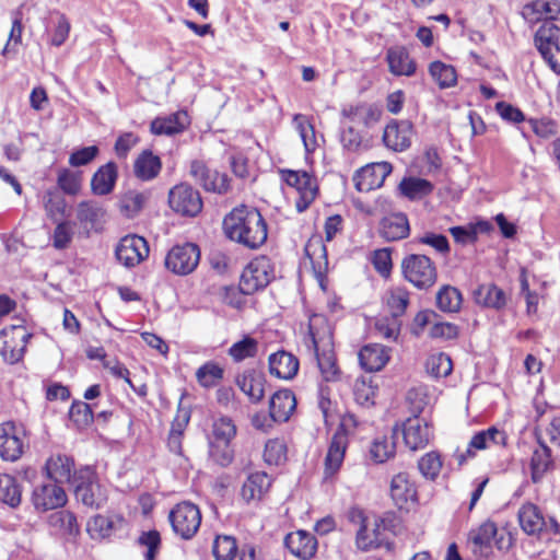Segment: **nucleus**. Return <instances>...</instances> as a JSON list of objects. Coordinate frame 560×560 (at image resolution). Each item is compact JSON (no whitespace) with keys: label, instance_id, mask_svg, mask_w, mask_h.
Returning <instances> with one entry per match:
<instances>
[{"label":"nucleus","instance_id":"nucleus-36","mask_svg":"<svg viewBox=\"0 0 560 560\" xmlns=\"http://www.w3.org/2000/svg\"><path fill=\"white\" fill-rule=\"evenodd\" d=\"M518 522L521 528L527 535H538L545 528H548L547 522L538 506L533 503H526L521 506L518 511Z\"/></svg>","mask_w":560,"mask_h":560},{"label":"nucleus","instance_id":"nucleus-33","mask_svg":"<svg viewBox=\"0 0 560 560\" xmlns=\"http://www.w3.org/2000/svg\"><path fill=\"white\" fill-rule=\"evenodd\" d=\"M388 360V349L378 343L366 345L359 351L360 365L368 372L382 370Z\"/></svg>","mask_w":560,"mask_h":560},{"label":"nucleus","instance_id":"nucleus-47","mask_svg":"<svg viewBox=\"0 0 560 560\" xmlns=\"http://www.w3.org/2000/svg\"><path fill=\"white\" fill-rule=\"evenodd\" d=\"M385 300L392 316L397 318L405 314L409 305L410 293L406 288L396 287L386 293Z\"/></svg>","mask_w":560,"mask_h":560},{"label":"nucleus","instance_id":"nucleus-40","mask_svg":"<svg viewBox=\"0 0 560 560\" xmlns=\"http://www.w3.org/2000/svg\"><path fill=\"white\" fill-rule=\"evenodd\" d=\"M271 486V480L264 471L250 474L243 483L241 494L246 502L259 501Z\"/></svg>","mask_w":560,"mask_h":560},{"label":"nucleus","instance_id":"nucleus-27","mask_svg":"<svg viewBox=\"0 0 560 560\" xmlns=\"http://www.w3.org/2000/svg\"><path fill=\"white\" fill-rule=\"evenodd\" d=\"M378 233L387 242L406 238L410 233L407 215L398 212L383 218L380 222Z\"/></svg>","mask_w":560,"mask_h":560},{"label":"nucleus","instance_id":"nucleus-29","mask_svg":"<svg viewBox=\"0 0 560 560\" xmlns=\"http://www.w3.org/2000/svg\"><path fill=\"white\" fill-rule=\"evenodd\" d=\"M386 60L389 71L394 75L411 77L416 72V62L408 50L402 46H395L387 49Z\"/></svg>","mask_w":560,"mask_h":560},{"label":"nucleus","instance_id":"nucleus-44","mask_svg":"<svg viewBox=\"0 0 560 560\" xmlns=\"http://www.w3.org/2000/svg\"><path fill=\"white\" fill-rule=\"evenodd\" d=\"M398 190L401 196L409 200H418L430 195L433 190V185L424 178L405 177L400 182Z\"/></svg>","mask_w":560,"mask_h":560},{"label":"nucleus","instance_id":"nucleus-24","mask_svg":"<svg viewBox=\"0 0 560 560\" xmlns=\"http://www.w3.org/2000/svg\"><path fill=\"white\" fill-rule=\"evenodd\" d=\"M497 525L493 522H485L478 528L469 532L468 544L472 553L477 557H488L492 551V540L497 535Z\"/></svg>","mask_w":560,"mask_h":560},{"label":"nucleus","instance_id":"nucleus-43","mask_svg":"<svg viewBox=\"0 0 560 560\" xmlns=\"http://www.w3.org/2000/svg\"><path fill=\"white\" fill-rule=\"evenodd\" d=\"M462 303L463 295L455 287L446 284L436 292L435 305L441 312L457 313L462 307Z\"/></svg>","mask_w":560,"mask_h":560},{"label":"nucleus","instance_id":"nucleus-52","mask_svg":"<svg viewBox=\"0 0 560 560\" xmlns=\"http://www.w3.org/2000/svg\"><path fill=\"white\" fill-rule=\"evenodd\" d=\"M427 372L435 377H446L452 373L453 363L451 358L445 353H438L431 355L425 363Z\"/></svg>","mask_w":560,"mask_h":560},{"label":"nucleus","instance_id":"nucleus-57","mask_svg":"<svg viewBox=\"0 0 560 560\" xmlns=\"http://www.w3.org/2000/svg\"><path fill=\"white\" fill-rule=\"evenodd\" d=\"M69 417L78 428L88 427L93 422L94 418L92 405L84 401L73 402L69 410Z\"/></svg>","mask_w":560,"mask_h":560},{"label":"nucleus","instance_id":"nucleus-59","mask_svg":"<svg viewBox=\"0 0 560 560\" xmlns=\"http://www.w3.org/2000/svg\"><path fill=\"white\" fill-rule=\"evenodd\" d=\"M418 468L423 477L431 480L435 479L442 468L440 455L435 452L424 454L418 462Z\"/></svg>","mask_w":560,"mask_h":560},{"label":"nucleus","instance_id":"nucleus-42","mask_svg":"<svg viewBox=\"0 0 560 560\" xmlns=\"http://www.w3.org/2000/svg\"><path fill=\"white\" fill-rule=\"evenodd\" d=\"M0 501L10 508H18L22 501V485L8 474H0Z\"/></svg>","mask_w":560,"mask_h":560},{"label":"nucleus","instance_id":"nucleus-53","mask_svg":"<svg viewBox=\"0 0 560 560\" xmlns=\"http://www.w3.org/2000/svg\"><path fill=\"white\" fill-rule=\"evenodd\" d=\"M258 352V342L252 337H244L235 342L230 349L229 354L234 361L241 362L248 358H254Z\"/></svg>","mask_w":560,"mask_h":560},{"label":"nucleus","instance_id":"nucleus-13","mask_svg":"<svg viewBox=\"0 0 560 560\" xmlns=\"http://www.w3.org/2000/svg\"><path fill=\"white\" fill-rule=\"evenodd\" d=\"M189 174L207 191L223 195L230 189L228 175L208 167L201 160H194L190 163Z\"/></svg>","mask_w":560,"mask_h":560},{"label":"nucleus","instance_id":"nucleus-8","mask_svg":"<svg viewBox=\"0 0 560 560\" xmlns=\"http://www.w3.org/2000/svg\"><path fill=\"white\" fill-rule=\"evenodd\" d=\"M280 174L287 185L296 189L299 198L295 201V208L299 213L304 212L317 197L316 177L306 171L281 170Z\"/></svg>","mask_w":560,"mask_h":560},{"label":"nucleus","instance_id":"nucleus-54","mask_svg":"<svg viewBox=\"0 0 560 560\" xmlns=\"http://www.w3.org/2000/svg\"><path fill=\"white\" fill-rule=\"evenodd\" d=\"M196 377L201 386L213 387L223 377V370L214 362H207L197 370Z\"/></svg>","mask_w":560,"mask_h":560},{"label":"nucleus","instance_id":"nucleus-11","mask_svg":"<svg viewBox=\"0 0 560 560\" xmlns=\"http://www.w3.org/2000/svg\"><path fill=\"white\" fill-rule=\"evenodd\" d=\"M168 205L178 214L196 217L202 210L203 202L197 189L182 183L170 190Z\"/></svg>","mask_w":560,"mask_h":560},{"label":"nucleus","instance_id":"nucleus-7","mask_svg":"<svg viewBox=\"0 0 560 560\" xmlns=\"http://www.w3.org/2000/svg\"><path fill=\"white\" fill-rule=\"evenodd\" d=\"M275 278L271 261L266 256L253 259L243 270L240 280V291L245 295L264 290Z\"/></svg>","mask_w":560,"mask_h":560},{"label":"nucleus","instance_id":"nucleus-2","mask_svg":"<svg viewBox=\"0 0 560 560\" xmlns=\"http://www.w3.org/2000/svg\"><path fill=\"white\" fill-rule=\"evenodd\" d=\"M73 492L77 501L85 506L98 510L107 500V489L101 485L94 470L90 467L80 468L73 475Z\"/></svg>","mask_w":560,"mask_h":560},{"label":"nucleus","instance_id":"nucleus-63","mask_svg":"<svg viewBox=\"0 0 560 560\" xmlns=\"http://www.w3.org/2000/svg\"><path fill=\"white\" fill-rule=\"evenodd\" d=\"M57 225L52 234V245L56 249H65L69 246L73 237L71 223L66 220L56 222Z\"/></svg>","mask_w":560,"mask_h":560},{"label":"nucleus","instance_id":"nucleus-51","mask_svg":"<svg viewBox=\"0 0 560 560\" xmlns=\"http://www.w3.org/2000/svg\"><path fill=\"white\" fill-rule=\"evenodd\" d=\"M212 434L217 443L229 445L236 435V425L229 417H220L213 421Z\"/></svg>","mask_w":560,"mask_h":560},{"label":"nucleus","instance_id":"nucleus-5","mask_svg":"<svg viewBox=\"0 0 560 560\" xmlns=\"http://www.w3.org/2000/svg\"><path fill=\"white\" fill-rule=\"evenodd\" d=\"M560 28L550 21H545L534 36V43L550 70L560 75Z\"/></svg>","mask_w":560,"mask_h":560},{"label":"nucleus","instance_id":"nucleus-19","mask_svg":"<svg viewBox=\"0 0 560 560\" xmlns=\"http://www.w3.org/2000/svg\"><path fill=\"white\" fill-rule=\"evenodd\" d=\"M402 436L407 447L411 451L424 448L432 436L429 423L416 416L408 418L402 424Z\"/></svg>","mask_w":560,"mask_h":560},{"label":"nucleus","instance_id":"nucleus-45","mask_svg":"<svg viewBox=\"0 0 560 560\" xmlns=\"http://www.w3.org/2000/svg\"><path fill=\"white\" fill-rule=\"evenodd\" d=\"M396 444L393 436H377L370 447V457L376 464H382L394 457Z\"/></svg>","mask_w":560,"mask_h":560},{"label":"nucleus","instance_id":"nucleus-21","mask_svg":"<svg viewBox=\"0 0 560 560\" xmlns=\"http://www.w3.org/2000/svg\"><path fill=\"white\" fill-rule=\"evenodd\" d=\"M505 443V433L491 427L487 430L476 433L468 443L465 453L458 455V463L462 465L467 458L474 457L476 451L490 448L492 445Z\"/></svg>","mask_w":560,"mask_h":560},{"label":"nucleus","instance_id":"nucleus-32","mask_svg":"<svg viewBox=\"0 0 560 560\" xmlns=\"http://www.w3.org/2000/svg\"><path fill=\"white\" fill-rule=\"evenodd\" d=\"M474 301L488 308L500 311L506 305V295L502 289L493 283L478 285L472 292Z\"/></svg>","mask_w":560,"mask_h":560},{"label":"nucleus","instance_id":"nucleus-14","mask_svg":"<svg viewBox=\"0 0 560 560\" xmlns=\"http://www.w3.org/2000/svg\"><path fill=\"white\" fill-rule=\"evenodd\" d=\"M392 170L393 167L388 162H376L361 167L353 175L355 189L360 192H368L380 188L392 173Z\"/></svg>","mask_w":560,"mask_h":560},{"label":"nucleus","instance_id":"nucleus-30","mask_svg":"<svg viewBox=\"0 0 560 560\" xmlns=\"http://www.w3.org/2000/svg\"><path fill=\"white\" fill-rule=\"evenodd\" d=\"M299 371V360L292 353L280 350L269 357V372L282 380L293 378Z\"/></svg>","mask_w":560,"mask_h":560},{"label":"nucleus","instance_id":"nucleus-12","mask_svg":"<svg viewBox=\"0 0 560 560\" xmlns=\"http://www.w3.org/2000/svg\"><path fill=\"white\" fill-rule=\"evenodd\" d=\"M25 447V430L12 421L0 424V457L3 460H18Z\"/></svg>","mask_w":560,"mask_h":560},{"label":"nucleus","instance_id":"nucleus-4","mask_svg":"<svg viewBox=\"0 0 560 560\" xmlns=\"http://www.w3.org/2000/svg\"><path fill=\"white\" fill-rule=\"evenodd\" d=\"M404 279L418 290H429L438 280L435 264L425 255L409 254L401 260Z\"/></svg>","mask_w":560,"mask_h":560},{"label":"nucleus","instance_id":"nucleus-22","mask_svg":"<svg viewBox=\"0 0 560 560\" xmlns=\"http://www.w3.org/2000/svg\"><path fill=\"white\" fill-rule=\"evenodd\" d=\"M384 529V520L374 517L373 522L370 521L366 526L358 529L355 537L357 547L360 550L368 551L384 546L386 544Z\"/></svg>","mask_w":560,"mask_h":560},{"label":"nucleus","instance_id":"nucleus-61","mask_svg":"<svg viewBox=\"0 0 560 560\" xmlns=\"http://www.w3.org/2000/svg\"><path fill=\"white\" fill-rule=\"evenodd\" d=\"M287 446L282 440L272 439L265 445L264 458L269 465H279L285 460Z\"/></svg>","mask_w":560,"mask_h":560},{"label":"nucleus","instance_id":"nucleus-25","mask_svg":"<svg viewBox=\"0 0 560 560\" xmlns=\"http://www.w3.org/2000/svg\"><path fill=\"white\" fill-rule=\"evenodd\" d=\"M47 476L56 483H71L73 486L74 460L72 457L63 454L51 455L45 465Z\"/></svg>","mask_w":560,"mask_h":560},{"label":"nucleus","instance_id":"nucleus-18","mask_svg":"<svg viewBox=\"0 0 560 560\" xmlns=\"http://www.w3.org/2000/svg\"><path fill=\"white\" fill-rule=\"evenodd\" d=\"M310 343L307 347L313 351L318 349H330L334 347L332 327L328 318L323 314H313L308 318Z\"/></svg>","mask_w":560,"mask_h":560},{"label":"nucleus","instance_id":"nucleus-55","mask_svg":"<svg viewBox=\"0 0 560 560\" xmlns=\"http://www.w3.org/2000/svg\"><path fill=\"white\" fill-rule=\"evenodd\" d=\"M104 213V209L92 200L81 201L77 207V218L80 223L95 224Z\"/></svg>","mask_w":560,"mask_h":560},{"label":"nucleus","instance_id":"nucleus-46","mask_svg":"<svg viewBox=\"0 0 560 560\" xmlns=\"http://www.w3.org/2000/svg\"><path fill=\"white\" fill-rule=\"evenodd\" d=\"M315 359L317 361L318 369L325 381L331 382L337 380L339 374V369L336 364V358L334 353V347L330 349H318V351H313Z\"/></svg>","mask_w":560,"mask_h":560},{"label":"nucleus","instance_id":"nucleus-48","mask_svg":"<svg viewBox=\"0 0 560 560\" xmlns=\"http://www.w3.org/2000/svg\"><path fill=\"white\" fill-rule=\"evenodd\" d=\"M377 389L378 387L373 383L372 376L361 377L354 383V399L361 406H373Z\"/></svg>","mask_w":560,"mask_h":560},{"label":"nucleus","instance_id":"nucleus-56","mask_svg":"<svg viewBox=\"0 0 560 560\" xmlns=\"http://www.w3.org/2000/svg\"><path fill=\"white\" fill-rule=\"evenodd\" d=\"M113 521L104 515H95L86 524V530L92 539L108 537L113 532Z\"/></svg>","mask_w":560,"mask_h":560},{"label":"nucleus","instance_id":"nucleus-26","mask_svg":"<svg viewBox=\"0 0 560 560\" xmlns=\"http://www.w3.org/2000/svg\"><path fill=\"white\" fill-rule=\"evenodd\" d=\"M559 13L560 2L558 0H535L522 9V16L529 24H536L544 18L546 21L555 20Z\"/></svg>","mask_w":560,"mask_h":560},{"label":"nucleus","instance_id":"nucleus-15","mask_svg":"<svg viewBox=\"0 0 560 560\" xmlns=\"http://www.w3.org/2000/svg\"><path fill=\"white\" fill-rule=\"evenodd\" d=\"M149 245L144 237L126 235L116 247V257L124 266L132 268L149 256Z\"/></svg>","mask_w":560,"mask_h":560},{"label":"nucleus","instance_id":"nucleus-64","mask_svg":"<svg viewBox=\"0 0 560 560\" xmlns=\"http://www.w3.org/2000/svg\"><path fill=\"white\" fill-rule=\"evenodd\" d=\"M58 186L67 195L75 196L81 189V176L69 170H62L58 175Z\"/></svg>","mask_w":560,"mask_h":560},{"label":"nucleus","instance_id":"nucleus-10","mask_svg":"<svg viewBox=\"0 0 560 560\" xmlns=\"http://www.w3.org/2000/svg\"><path fill=\"white\" fill-rule=\"evenodd\" d=\"M200 261V249L194 243L173 246L166 257L165 267L178 276L191 273Z\"/></svg>","mask_w":560,"mask_h":560},{"label":"nucleus","instance_id":"nucleus-39","mask_svg":"<svg viewBox=\"0 0 560 560\" xmlns=\"http://www.w3.org/2000/svg\"><path fill=\"white\" fill-rule=\"evenodd\" d=\"M161 168V159L150 150L142 151L133 164L136 177L144 182L154 179L160 174Z\"/></svg>","mask_w":560,"mask_h":560},{"label":"nucleus","instance_id":"nucleus-23","mask_svg":"<svg viewBox=\"0 0 560 560\" xmlns=\"http://www.w3.org/2000/svg\"><path fill=\"white\" fill-rule=\"evenodd\" d=\"M284 545L293 556L302 560L313 558L317 551V539L306 530L288 534L284 538Z\"/></svg>","mask_w":560,"mask_h":560},{"label":"nucleus","instance_id":"nucleus-20","mask_svg":"<svg viewBox=\"0 0 560 560\" xmlns=\"http://www.w3.org/2000/svg\"><path fill=\"white\" fill-rule=\"evenodd\" d=\"M390 497L398 509H408L418 500V492L415 482L406 472H399L392 478Z\"/></svg>","mask_w":560,"mask_h":560},{"label":"nucleus","instance_id":"nucleus-3","mask_svg":"<svg viewBox=\"0 0 560 560\" xmlns=\"http://www.w3.org/2000/svg\"><path fill=\"white\" fill-rule=\"evenodd\" d=\"M358 425L353 413H346L341 417L339 427L331 438L325 457V478L332 477L341 467L349 443L350 431Z\"/></svg>","mask_w":560,"mask_h":560},{"label":"nucleus","instance_id":"nucleus-17","mask_svg":"<svg viewBox=\"0 0 560 560\" xmlns=\"http://www.w3.org/2000/svg\"><path fill=\"white\" fill-rule=\"evenodd\" d=\"M32 502L37 511L46 512L62 508L67 503V494L63 488L56 482L43 483L35 487Z\"/></svg>","mask_w":560,"mask_h":560},{"label":"nucleus","instance_id":"nucleus-49","mask_svg":"<svg viewBox=\"0 0 560 560\" xmlns=\"http://www.w3.org/2000/svg\"><path fill=\"white\" fill-rule=\"evenodd\" d=\"M429 72L441 89L451 88L456 84L457 75L455 68L442 61L430 63Z\"/></svg>","mask_w":560,"mask_h":560},{"label":"nucleus","instance_id":"nucleus-41","mask_svg":"<svg viewBox=\"0 0 560 560\" xmlns=\"http://www.w3.org/2000/svg\"><path fill=\"white\" fill-rule=\"evenodd\" d=\"M117 179V166L114 162L101 166L92 177L93 194L105 196L113 191Z\"/></svg>","mask_w":560,"mask_h":560},{"label":"nucleus","instance_id":"nucleus-62","mask_svg":"<svg viewBox=\"0 0 560 560\" xmlns=\"http://www.w3.org/2000/svg\"><path fill=\"white\" fill-rule=\"evenodd\" d=\"M138 544L141 547L147 548V551L143 555L144 559L154 560L161 547L160 533L155 529L143 532L138 538Z\"/></svg>","mask_w":560,"mask_h":560},{"label":"nucleus","instance_id":"nucleus-28","mask_svg":"<svg viewBox=\"0 0 560 560\" xmlns=\"http://www.w3.org/2000/svg\"><path fill=\"white\" fill-rule=\"evenodd\" d=\"M188 125L187 113L179 110L165 117H156L151 121L150 130L158 136H173L183 132Z\"/></svg>","mask_w":560,"mask_h":560},{"label":"nucleus","instance_id":"nucleus-35","mask_svg":"<svg viewBox=\"0 0 560 560\" xmlns=\"http://www.w3.org/2000/svg\"><path fill=\"white\" fill-rule=\"evenodd\" d=\"M316 278L322 282L328 271L327 248L320 237L311 238L305 245Z\"/></svg>","mask_w":560,"mask_h":560},{"label":"nucleus","instance_id":"nucleus-6","mask_svg":"<svg viewBox=\"0 0 560 560\" xmlns=\"http://www.w3.org/2000/svg\"><path fill=\"white\" fill-rule=\"evenodd\" d=\"M33 337L23 325H10L0 330V357L8 364L19 363Z\"/></svg>","mask_w":560,"mask_h":560},{"label":"nucleus","instance_id":"nucleus-31","mask_svg":"<svg viewBox=\"0 0 560 560\" xmlns=\"http://www.w3.org/2000/svg\"><path fill=\"white\" fill-rule=\"evenodd\" d=\"M538 443L539 447L534 450L529 462L530 479L534 483L541 482L546 474L553 468L551 450L541 440Z\"/></svg>","mask_w":560,"mask_h":560},{"label":"nucleus","instance_id":"nucleus-58","mask_svg":"<svg viewBox=\"0 0 560 560\" xmlns=\"http://www.w3.org/2000/svg\"><path fill=\"white\" fill-rule=\"evenodd\" d=\"M295 128L304 143L305 150L312 152L316 147L315 130L313 125L303 115L294 116Z\"/></svg>","mask_w":560,"mask_h":560},{"label":"nucleus","instance_id":"nucleus-38","mask_svg":"<svg viewBox=\"0 0 560 560\" xmlns=\"http://www.w3.org/2000/svg\"><path fill=\"white\" fill-rule=\"evenodd\" d=\"M42 203L46 215L54 222L65 220L68 215L67 201L58 188H50L44 191Z\"/></svg>","mask_w":560,"mask_h":560},{"label":"nucleus","instance_id":"nucleus-9","mask_svg":"<svg viewBox=\"0 0 560 560\" xmlns=\"http://www.w3.org/2000/svg\"><path fill=\"white\" fill-rule=\"evenodd\" d=\"M168 520L176 535L183 539H191L201 524L199 508L188 501L176 504L168 514Z\"/></svg>","mask_w":560,"mask_h":560},{"label":"nucleus","instance_id":"nucleus-50","mask_svg":"<svg viewBox=\"0 0 560 560\" xmlns=\"http://www.w3.org/2000/svg\"><path fill=\"white\" fill-rule=\"evenodd\" d=\"M237 552L236 539L228 535H218L212 545L215 560H233Z\"/></svg>","mask_w":560,"mask_h":560},{"label":"nucleus","instance_id":"nucleus-34","mask_svg":"<svg viewBox=\"0 0 560 560\" xmlns=\"http://www.w3.org/2000/svg\"><path fill=\"white\" fill-rule=\"evenodd\" d=\"M296 400L293 392L281 389L276 392L269 401V411L276 421L285 422L295 410Z\"/></svg>","mask_w":560,"mask_h":560},{"label":"nucleus","instance_id":"nucleus-1","mask_svg":"<svg viewBox=\"0 0 560 560\" xmlns=\"http://www.w3.org/2000/svg\"><path fill=\"white\" fill-rule=\"evenodd\" d=\"M225 236L246 248L261 247L268 237V226L260 211L252 206L240 205L223 219Z\"/></svg>","mask_w":560,"mask_h":560},{"label":"nucleus","instance_id":"nucleus-37","mask_svg":"<svg viewBox=\"0 0 560 560\" xmlns=\"http://www.w3.org/2000/svg\"><path fill=\"white\" fill-rule=\"evenodd\" d=\"M236 384L253 402L260 401L265 395V375L254 370L246 371L238 375Z\"/></svg>","mask_w":560,"mask_h":560},{"label":"nucleus","instance_id":"nucleus-60","mask_svg":"<svg viewBox=\"0 0 560 560\" xmlns=\"http://www.w3.org/2000/svg\"><path fill=\"white\" fill-rule=\"evenodd\" d=\"M147 195L136 190L127 191L121 199V210L127 217L133 218L143 208L147 201Z\"/></svg>","mask_w":560,"mask_h":560},{"label":"nucleus","instance_id":"nucleus-16","mask_svg":"<svg viewBox=\"0 0 560 560\" xmlns=\"http://www.w3.org/2000/svg\"><path fill=\"white\" fill-rule=\"evenodd\" d=\"M413 125L409 120L392 119L383 133L384 144L396 152H402L411 145Z\"/></svg>","mask_w":560,"mask_h":560}]
</instances>
